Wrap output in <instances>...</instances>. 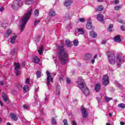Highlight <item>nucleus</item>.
I'll return each mask as SVG.
<instances>
[{
  "label": "nucleus",
  "mask_w": 125,
  "mask_h": 125,
  "mask_svg": "<svg viewBox=\"0 0 125 125\" xmlns=\"http://www.w3.org/2000/svg\"><path fill=\"white\" fill-rule=\"evenodd\" d=\"M90 36L92 37V38H93L94 39H95V38L97 37V34H96L94 31H91L90 32Z\"/></svg>",
  "instance_id": "6ab92c4d"
},
{
  "label": "nucleus",
  "mask_w": 125,
  "mask_h": 125,
  "mask_svg": "<svg viewBox=\"0 0 125 125\" xmlns=\"http://www.w3.org/2000/svg\"><path fill=\"white\" fill-rule=\"evenodd\" d=\"M97 99L98 102H100V98L97 97Z\"/></svg>",
  "instance_id": "bf43d9fd"
},
{
  "label": "nucleus",
  "mask_w": 125,
  "mask_h": 125,
  "mask_svg": "<svg viewBox=\"0 0 125 125\" xmlns=\"http://www.w3.org/2000/svg\"><path fill=\"white\" fill-rule=\"evenodd\" d=\"M7 125H11V124H10V123L8 122L7 123Z\"/></svg>",
  "instance_id": "774afa93"
},
{
  "label": "nucleus",
  "mask_w": 125,
  "mask_h": 125,
  "mask_svg": "<svg viewBox=\"0 0 125 125\" xmlns=\"http://www.w3.org/2000/svg\"><path fill=\"white\" fill-rule=\"evenodd\" d=\"M96 58H97V55H95L94 57V59H96Z\"/></svg>",
  "instance_id": "0e129e2a"
},
{
  "label": "nucleus",
  "mask_w": 125,
  "mask_h": 125,
  "mask_svg": "<svg viewBox=\"0 0 125 125\" xmlns=\"http://www.w3.org/2000/svg\"><path fill=\"white\" fill-rule=\"evenodd\" d=\"M72 124H73V125H77V122H76V121H73Z\"/></svg>",
  "instance_id": "3c124183"
},
{
  "label": "nucleus",
  "mask_w": 125,
  "mask_h": 125,
  "mask_svg": "<svg viewBox=\"0 0 125 125\" xmlns=\"http://www.w3.org/2000/svg\"><path fill=\"white\" fill-rule=\"evenodd\" d=\"M97 19L101 23H104V19H103V15L101 14H99L97 16Z\"/></svg>",
  "instance_id": "9d476101"
},
{
  "label": "nucleus",
  "mask_w": 125,
  "mask_h": 125,
  "mask_svg": "<svg viewBox=\"0 0 125 125\" xmlns=\"http://www.w3.org/2000/svg\"><path fill=\"white\" fill-rule=\"evenodd\" d=\"M56 91H57V94H60V85L58 84L57 85L56 87Z\"/></svg>",
  "instance_id": "393cba45"
},
{
  "label": "nucleus",
  "mask_w": 125,
  "mask_h": 125,
  "mask_svg": "<svg viewBox=\"0 0 125 125\" xmlns=\"http://www.w3.org/2000/svg\"><path fill=\"white\" fill-rule=\"evenodd\" d=\"M79 21H80V22H84V21H85V20H84V19H83V18H82V19H79Z\"/></svg>",
  "instance_id": "49530a36"
},
{
  "label": "nucleus",
  "mask_w": 125,
  "mask_h": 125,
  "mask_svg": "<svg viewBox=\"0 0 125 125\" xmlns=\"http://www.w3.org/2000/svg\"><path fill=\"white\" fill-rule=\"evenodd\" d=\"M117 21H118V22H119V23H122V21H122V20H121V19H118L117 20Z\"/></svg>",
  "instance_id": "5fc2aeb1"
},
{
  "label": "nucleus",
  "mask_w": 125,
  "mask_h": 125,
  "mask_svg": "<svg viewBox=\"0 0 125 125\" xmlns=\"http://www.w3.org/2000/svg\"><path fill=\"white\" fill-rule=\"evenodd\" d=\"M59 60H60L61 64L64 65L68 62V54L65 51L63 46H59Z\"/></svg>",
  "instance_id": "f257e3e1"
},
{
  "label": "nucleus",
  "mask_w": 125,
  "mask_h": 125,
  "mask_svg": "<svg viewBox=\"0 0 125 125\" xmlns=\"http://www.w3.org/2000/svg\"><path fill=\"white\" fill-rule=\"evenodd\" d=\"M117 86H118V87H121L122 86V85H121V84L119 83H117Z\"/></svg>",
  "instance_id": "6e6d98bb"
},
{
  "label": "nucleus",
  "mask_w": 125,
  "mask_h": 125,
  "mask_svg": "<svg viewBox=\"0 0 125 125\" xmlns=\"http://www.w3.org/2000/svg\"><path fill=\"white\" fill-rule=\"evenodd\" d=\"M120 29H121L122 31H125V26H121L120 27Z\"/></svg>",
  "instance_id": "c03bdc74"
},
{
  "label": "nucleus",
  "mask_w": 125,
  "mask_h": 125,
  "mask_svg": "<svg viewBox=\"0 0 125 125\" xmlns=\"http://www.w3.org/2000/svg\"><path fill=\"white\" fill-rule=\"evenodd\" d=\"M117 64L118 67H121V64L125 62V57L118 56L117 57Z\"/></svg>",
  "instance_id": "0eeeda50"
},
{
  "label": "nucleus",
  "mask_w": 125,
  "mask_h": 125,
  "mask_svg": "<svg viewBox=\"0 0 125 125\" xmlns=\"http://www.w3.org/2000/svg\"><path fill=\"white\" fill-rule=\"evenodd\" d=\"M106 41H102V44H105V43H106Z\"/></svg>",
  "instance_id": "4d7b16f0"
},
{
  "label": "nucleus",
  "mask_w": 125,
  "mask_h": 125,
  "mask_svg": "<svg viewBox=\"0 0 125 125\" xmlns=\"http://www.w3.org/2000/svg\"><path fill=\"white\" fill-rule=\"evenodd\" d=\"M122 8L121 5H116L114 7L115 10H119V9H121Z\"/></svg>",
  "instance_id": "473e14b6"
},
{
  "label": "nucleus",
  "mask_w": 125,
  "mask_h": 125,
  "mask_svg": "<svg viewBox=\"0 0 125 125\" xmlns=\"http://www.w3.org/2000/svg\"><path fill=\"white\" fill-rule=\"evenodd\" d=\"M43 47L42 46H40L39 48V50H38V52L40 54V55H42V54L43 53Z\"/></svg>",
  "instance_id": "a878e982"
},
{
  "label": "nucleus",
  "mask_w": 125,
  "mask_h": 125,
  "mask_svg": "<svg viewBox=\"0 0 125 125\" xmlns=\"http://www.w3.org/2000/svg\"><path fill=\"white\" fill-rule=\"evenodd\" d=\"M82 113V116L84 118H86L87 117V111H86V110L84 108H82L81 109Z\"/></svg>",
  "instance_id": "9b49d317"
},
{
  "label": "nucleus",
  "mask_w": 125,
  "mask_h": 125,
  "mask_svg": "<svg viewBox=\"0 0 125 125\" xmlns=\"http://www.w3.org/2000/svg\"><path fill=\"white\" fill-rule=\"evenodd\" d=\"M0 84L1 85H4V83L2 81L0 82Z\"/></svg>",
  "instance_id": "603ef678"
},
{
  "label": "nucleus",
  "mask_w": 125,
  "mask_h": 125,
  "mask_svg": "<svg viewBox=\"0 0 125 125\" xmlns=\"http://www.w3.org/2000/svg\"><path fill=\"white\" fill-rule=\"evenodd\" d=\"M103 9H104L103 6L100 5L98 7L97 10H98V11H102V10H103Z\"/></svg>",
  "instance_id": "7c9ffc66"
},
{
  "label": "nucleus",
  "mask_w": 125,
  "mask_h": 125,
  "mask_svg": "<svg viewBox=\"0 0 125 125\" xmlns=\"http://www.w3.org/2000/svg\"><path fill=\"white\" fill-rule=\"evenodd\" d=\"M66 82L67 83L70 84L71 83V80L69 79V78H66Z\"/></svg>",
  "instance_id": "a19ab883"
},
{
  "label": "nucleus",
  "mask_w": 125,
  "mask_h": 125,
  "mask_svg": "<svg viewBox=\"0 0 125 125\" xmlns=\"http://www.w3.org/2000/svg\"><path fill=\"white\" fill-rule=\"evenodd\" d=\"M77 85L80 89L83 91V93L85 96L89 95V89L86 87V85L84 83V81L83 80V78H78V81H77Z\"/></svg>",
  "instance_id": "7ed1b4c3"
},
{
  "label": "nucleus",
  "mask_w": 125,
  "mask_h": 125,
  "mask_svg": "<svg viewBox=\"0 0 125 125\" xmlns=\"http://www.w3.org/2000/svg\"><path fill=\"white\" fill-rule=\"evenodd\" d=\"M97 1H98L99 2H103V0H97Z\"/></svg>",
  "instance_id": "e2e57ef3"
},
{
  "label": "nucleus",
  "mask_w": 125,
  "mask_h": 125,
  "mask_svg": "<svg viewBox=\"0 0 125 125\" xmlns=\"http://www.w3.org/2000/svg\"><path fill=\"white\" fill-rule=\"evenodd\" d=\"M24 4H26L27 5L33 4V0H24Z\"/></svg>",
  "instance_id": "dca6fc26"
},
{
  "label": "nucleus",
  "mask_w": 125,
  "mask_h": 125,
  "mask_svg": "<svg viewBox=\"0 0 125 125\" xmlns=\"http://www.w3.org/2000/svg\"><path fill=\"white\" fill-rule=\"evenodd\" d=\"M15 65V70L16 71V75L17 76H19L20 75V64L19 63L17 62H14Z\"/></svg>",
  "instance_id": "6e6552de"
},
{
  "label": "nucleus",
  "mask_w": 125,
  "mask_h": 125,
  "mask_svg": "<svg viewBox=\"0 0 125 125\" xmlns=\"http://www.w3.org/2000/svg\"><path fill=\"white\" fill-rule=\"evenodd\" d=\"M3 100L5 102H6L7 101V100H8V97H5L4 98H3Z\"/></svg>",
  "instance_id": "79ce46f5"
},
{
  "label": "nucleus",
  "mask_w": 125,
  "mask_h": 125,
  "mask_svg": "<svg viewBox=\"0 0 125 125\" xmlns=\"http://www.w3.org/2000/svg\"><path fill=\"white\" fill-rule=\"evenodd\" d=\"M104 99L106 101V102H109V101H110V100H113V99L112 98H109L108 97H105L104 98Z\"/></svg>",
  "instance_id": "f704fd0d"
},
{
  "label": "nucleus",
  "mask_w": 125,
  "mask_h": 125,
  "mask_svg": "<svg viewBox=\"0 0 125 125\" xmlns=\"http://www.w3.org/2000/svg\"><path fill=\"white\" fill-rule=\"evenodd\" d=\"M59 81L60 82H63L64 81V76L63 75H61L59 77Z\"/></svg>",
  "instance_id": "e433bc0d"
},
{
  "label": "nucleus",
  "mask_w": 125,
  "mask_h": 125,
  "mask_svg": "<svg viewBox=\"0 0 125 125\" xmlns=\"http://www.w3.org/2000/svg\"><path fill=\"white\" fill-rule=\"evenodd\" d=\"M118 107L119 108H122V109H124L125 108V104H118Z\"/></svg>",
  "instance_id": "2f4dec72"
},
{
  "label": "nucleus",
  "mask_w": 125,
  "mask_h": 125,
  "mask_svg": "<svg viewBox=\"0 0 125 125\" xmlns=\"http://www.w3.org/2000/svg\"><path fill=\"white\" fill-rule=\"evenodd\" d=\"M4 10V8H3V7H1L0 8V11L1 12H2V11H3Z\"/></svg>",
  "instance_id": "8fccbe9b"
},
{
  "label": "nucleus",
  "mask_w": 125,
  "mask_h": 125,
  "mask_svg": "<svg viewBox=\"0 0 125 125\" xmlns=\"http://www.w3.org/2000/svg\"><path fill=\"white\" fill-rule=\"evenodd\" d=\"M72 2H73V0H66L64 3L65 6H69L71 5Z\"/></svg>",
  "instance_id": "2eb2a0df"
},
{
  "label": "nucleus",
  "mask_w": 125,
  "mask_h": 125,
  "mask_svg": "<svg viewBox=\"0 0 125 125\" xmlns=\"http://www.w3.org/2000/svg\"><path fill=\"white\" fill-rule=\"evenodd\" d=\"M19 88H22V85H20V86H18Z\"/></svg>",
  "instance_id": "338daca9"
},
{
  "label": "nucleus",
  "mask_w": 125,
  "mask_h": 125,
  "mask_svg": "<svg viewBox=\"0 0 125 125\" xmlns=\"http://www.w3.org/2000/svg\"><path fill=\"white\" fill-rule=\"evenodd\" d=\"M40 59H39L37 56L33 58V62L34 63H35V64H39V63H40Z\"/></svg>",
  "instance_id": "a211bd4d"
},
{
  "label": "nucleus",
  "mask_w": 125,
  "mask_h": 125,
  "mask_svg": "<svg viewBox=\"0 0 125 125\" xmlns=\"http://www.w3.org/2000/svg\"><path fill=\"white\" fill-rule=\"evenodd\" d=\"M120 125H125V123H124L123 122H120Z\"/></svg>",
  "instance_id": "13d9d810"
},
{
  "label": "nucleus",
  "mask_w": 125,
  "mask_h": 125,
  "mask_svg": "<svg viewBox=\"0 0 125 125\" xmlns=\"http://www.w3.org/2000/svg\"><path fill=\"white\" fill-rule=\"evenodd\" d=\"M46 74H47V79H46V82H47V84L48 86L50 87V85H51V84H50V83H53V77H52V76L50 74V72L48 71H46Z\"/></svg>",
  "instance_id": "423d86ee"
},
{
  "label": "nucleus",
  "mask_w": 125,
  "mask_h": 125,
  "mask_svg": "<svg viewBox=\"0 0 125 125\" xmlns=\"http://www.w3.org/2000/svg\"><path fill=\"white\" fill-rule=\"evenodd\" d=\"M113 27V25L112 24H110L108 28H107V31L108 32H112V29Z\"/></svg>",
  "instance_id": "cd10ccee"
},
{
  "label": "nucleus",
  "mask_w": 125,
  "mask_h": 125,
  "mask_svg": "<svg viewBox=\"0 0 125 125\" xmlns=\"http://www.w3.org/2000/svg\"><path fill=\"white\" fill-rule=\"evenodd\" d=\"M77 31L80 35H83L84 34L83 28H78Z\"/></svg>",
  "instance_id": "4be33fe9"
},
{
  "label": "nucleus",
  "mask_w": 125,
  "mask_h": 125,
  "mask_svg": "<svg viewBox=\"0 0 125 125\" xmlns=\"http://www.w3.org/2000/svg\"><path fill=\"white\" fill-rule=\"evenodd\" d=\"M103 85H108L109 84V77L107 75H104L103 78Z\"/></svg>",
  "instance_id": "1a4fd4ad"
},
{
  "label": "nucleus",
  "mask_w": 125,
  "mask_h": 125,
  "mask_svg": "<svg viewBox=\"0 0 125 125\" xmlns=\"http://www.w3.org/2000/svg\"><path fill=\"white\" fill-rule=\"evenodd\" d=\"M86 57H91V56L89 54H87V55H86Z\"/></svg>",
  "instance_id": "69168bd1"
},
{
  "label": "nucleus",
  "mask_w": 125,
  "mask_h": 125,
  "mask_svg": "<svg viewBox=\"0 0 125 125\" xmlns=\"http://www.w3.org/2000/svg\"><path fill=\"white\" fill-rule=\"evenodd\" d=\"M49 16H51V17L55 16L56 15V14L55 13V12L52 10H50V12L49 13Z\"/></svg>",
  "instance_id": "5701e85b"
},
{
  "label": "nucleus",
  "mask_w": 125,
  "mask_h": 125,
  "mask_svg": "<svg viewBox=\"0 0 125 125\" xmlns=\"http://www.w3.org/2000/svg\"><path fill=\"white\" fill-rule=\"evenodd\" d=\"M23 108H24L26 110H30V106L28 105H24Z\"/></svg>",
  "instance_id": "4c0bfd02"
},
{
  "label": "nucleus",
  "mask_w": 125,
  "mask_h": 125,
  "mask_svg": "<svg viewBox=\"0 0 125 125\" xmlns=\"http://www.w3.org/2000/svg\"><path fill=\"white\" fill-rule=\"evenodd\" d=\"M39 10L36 9L34 12V16L38 17V16H39Z\"/></svg>",
  "instance_id": "c85d7f7f"
},
{
  "label": "nucleus",
  "mask_w": 125,
  "mask_h": 125,
  "mask_svg": "<svg viewBox=\"0 0 125 125\" xmlns=\"http://www.w3.org/2000/svg\"><path fill=\"white\" fill-rule=\"evenodd\" d=\"M119 3L120 1L118 0H115L114 1V3H115V4H119Z\"/></svg>",
  "instance_id": "de8ad7c7"
},
{
  "label": "nucleus",
  "mask_w": 125,
  "mask_h": 125,
  "mask_svg": "<svg viewBox=\"0 0 125 125\" xmlns=\"http://www.w3.org/2000/svg\"><path fill=\"white\" fill-rule=\"evenodd\" d=\"M25 83L27 84H29V83H30V80L29 79V78H27L26 79Z\"/></svg>",
  "instance_id": "37998d69"
},
{
  "label": "nucleus",
  "mask_w": 125,
  "mask_h": 125,
  "mask_svg": "<svg viewBox=\"0 0 125 125\" xmlns=\"http://www.w3.org/2000/svg\"><path fill=\"white\" fill-rule=\"evenodd\" d=\"M25 64H26V63H25V62H22L21 64V66L22 67H25Z\"/></svg>",
  "instance_id": "09e8293b"
},
{
  "label": "nucleus",
  "mask_w": 125,
  "mask_h": 125,
  "mask_svg": "<svg viewBox=\"0 0 125 125\" xmlns=\"http://www.w3.org/2000/svg\"><path fill=\"white\" fill-rule=\"evenodd\" d=\"M95 89L96 91H100V89H101V85L99 83H97L95 87Z\"/></svg>",
  "instance_id": "4468645a"
},
{
  "label": "nucleus",
  "mask_w": 125,
  "mask_h": 125,
  "mask_svg": "<svg viewBox=\"0 0 125 125\" xmlns=\"http://www.w3.org/2000/svg\"><path fill=\"white\" fill-rule=\"evenodd\" d=\"M9 116H10V118H11L12 120H13V121H16L18 120V117L13 113H11Z\"/></svg>",
  "instance_id": "f8f14e48"
},
{
  "label": "nucleus",
  "mask_w": 125,
  "mask_h": 125,
  "mask_svg": "<svg viewBox=\"0 0 125 125\" xmlns=\"http://www.w3.org/2000/svg\"><path fill=\"white\" fill-rule=\"evenodd\" d=\"M121 23H122V24H125V21H121Z\"/></svg>",
  "instance_id": "680f3d73"
},
{
  "label": "nucleus",
  "mask_w": 125,
  "mask_h": 125,
  "mask_svg": "<svg viewBox=\"0 0 125 125\" xmlns=\"http://www.w3.org/2000/svg\"><path fill=\"white\" fill-rule=\"evenodd\" d=\"M22 4L23 2L21 0H15L12 4V8L14 10H18Z\"/></svg>",
  "instance_id": "39448f33"
},
{
  "label": "nucleus",
  "mask_w": 125,
  "mask_h": 125,
  "mask_svg": "<svg viewBox=\"0 0 125 125\" xmlns=\"http://www.w3.org/2000/svg\"><path fill=\"white\" fill-rule=\"evenodd\" d=\"M11 54L13 56L16 54V51H15V50H12L11 51Z\"/></svg>",
  "instance_id": "58836bf2"
},
{
  "label": "nucleus",
  "mask_w": 125,
  "mask_h": 125,
  "mask_svg": "<svg viewBox=\"0 0 125 125\" xmlns=\"http://www.w3.org/2000/svg\"><path fill=\"white\" fill-rule=\"evenodd\" d=\"M65 43L66 44V46H68V47H71L72 46V42L69 40L66 39L65 40Z\"/></svg>",
  "instance_id": "f3484780"
},
{
  "label": "nucleus",
  "mask_w": 125,
  "mask_h": 125,
  "mask_svg": "<svg viewBox=\"0 0 125 125\" xmlns=\"http://www.w3.org/2000/svg\"><path fill=\"white\" fill-rule=\"evenodd\" d=\"M41 75H42V73H41L40 71L38 70L36 73L37 78H41Z\"/></svg>",
  "instance_id": "c9c22d12"
},
{
  "label": "nucleus",
  "mask_w": 125,
  "mask_h": 125,
  "mask_svg": "<svg viewBox=\"0 0 125 125\" xmlns=\"http://www.w3.org/2000/svg\"><path fill=\"white\" fill-rule=\"evenodd\" d=\"M92 27V25H91V22L90 21L87 22L86 28L88 29V30H90V29H91Z\"/></svg>",
  "instance_id": "412c9836"
},
{
  "label": "nucleus",
  "mask_w": 125,
  "mask_h": 125,
  "mask_svg": "<svg viewBox=\"0 0 125 125\" xmlns=\"http://www.w3.org/2000/svg\"><path fill=\"white\" fill-rule=\"evenodd\" d=\"M32 14V8H29V10L26 12L23 16L22 17L21 20L20 21L21 24V28L20 30L21 32L23 31L25 29V26L27 24V22L29 21L30 19V17H31V15Z\"/></svg>",
  "instance_id": "f03ea898"
},
{
  "label": "nucleus",
  "mask_w": 125,
  "mask_h": 125,
  "mask_svg": "<svg viewBox=\"0 0 125 125\" xmlns=\"http://www.w3.org/2000/svg\"><path fill=\"white\" fill-rule=\"evenodd\" d=\"M73 44H74V46H78V45H79V41H78V40L74 41Z\"/></svg>",
  "instance_id": "72a5a7b5"
},
{
  "label": "nucleus",
  "mask_w": 125,
  "mask_h": 125,
  "mask_svg": "<svg viewBox=\"0 0 125 125\" xmlns=\"http://www.w3.org/2000/svg\"><path fill=\"white\" fill-rule=\"evenodd\" d=\"M95 62V59H93V60H92L91 61L92 64H94Z\"/></svg>",
  "instance_id": "864d4df0"
},
{
  "label": "nucleus",
  "mask_w": 125,
  "mask_h": 125,
  "mask_svg": "<svg viewBox=\"0 0 125 125\" xmlns=\"http://www.w3.org/2000/svg\"><path fill=\"white\" fill-rule=\"evenodd\" d=\"M7 96V95H6V94H5L4 93H2L1 97H2V98H3L4 97H6Z\"/></svg>",
  "instance_id": "a18cd8bd"
},
{
  "label": "nucleus",
  "mask_w": 125,
  "mask_h": 125,
  "mask_svg": "<svg viewBox=\"0 0 125 125\" xmlns=\"http://www.w3.org/2000/svg\"><path fill=\"white\" fill-rule=\"evenodd\" d=\"M41 22V20H38V21H35L34 22V25L37 26L39 23Z\"/></svg>",
  "instance_id": "ea45409f"
},
{
  "label": "nucleus",
  "mask_w": 125,
  "mask_h": 125,
  "mask_svg": "<svg viewBox=\"0 0 125 125\" xmlns=\"http://www.w3.org/2000/svg\"><path fill=\"white\" fill-rule=\"evenodd\" d=\"M114 42H121L122 40L121 39V36H120V35H118L117 36H116L114 39H113Z\"/></svg>",
  "instance_id": "ddd939ff"
},
{
  "label": "nucleus",
  "mask_w": 125,
  "mask_h": 125,
  "mask_svg": "<svg viewBox=\"0 0 125 125\" xmlns=\"http://www.w3.org/2000/svg\"><path fill=\"white\" fill-rule=\"evenodd\" d=\"M29 90V86L28 85H24L23 87V91L27 92Z\"/></svg>",
  "instance_id": "c756f323"
},
{
  "label": "nucleus",
  "mask_w": 125,
  "mask_h": 125,
  "mask_svg": "<svg viewBox=\"0 0 125 125\" xmlns=\"http://www.w3.org/2000/svg\"><path fill=\"white\" fill-rule=\"evenodd\" d=\"M107 55L109 59V62L110 64L114 65V64L116 63V61H115L116 57H115V54H114V52H113V51H109L107 53Z\"/></svg>",
  "instance_id": "20e7f679"
},
{
  "label": "nucleus",
  "mask_w": 125,
  "mask_h": 125,
  "mask_svg": "<svg viewBox=\"0 0 125 125\" xmlns=\"http://www.w3.org/2000/svg\"><path fill=\"white\" fill-rule=\"evenodd\" d=\"M17 38V36H14L11 38L10 42L11 43H12L13 44L15 43V41H16V38Z\"/></svg>",
  "instance_id": "aec40b11"
},
{
  "label": "nucleus",
  "mask_w": 125,
  "mask_h": 125,
  "mask_svg": "<svg viewBox=\"0 0 125 125\" xmlns=\"http://www.w3.org/2000/svg\"><path fill=\"white\" fill-rule=\"evenodd\" d=\"M51 123H52V125H57V122H56V120L54 119V118H53L52 119Z\"/></svg>",
  "instance_id": "bb28decb"
},
{
  "label": "nucleus",
  "mask_w": 125,
  "mask_h": 125,
  "mask_svg": "<svg viewBox=\"0 0 125 125\" xmlns=\"http://www.w3.org/2000/svg\"><path fill=\"white\" fill-rule=\"evenodd\" d=\"M12 33V31H11V29H9L7 31V32L5 34V37H6V38H8V37H9V35H10V34H11Z\"/></svg>",
  "instance_id": "b1692460"
},
{
  "label": "nucleus",
  "mask_w": 125,
  "mask_h": 125,
  "mask_svg": "<svg viewBox=\"0 0 125 125\" xmlns=\"http://www.w3.org/2000/svg\"><path fill=\"white\" fill-rule=\"evenodd\" d=\"M0 105H1V107H2L3 106V104H2V103L1 102V101H0Z\"/></svg>",
  "instance_id": "052dcab7"
}]
</instances>
